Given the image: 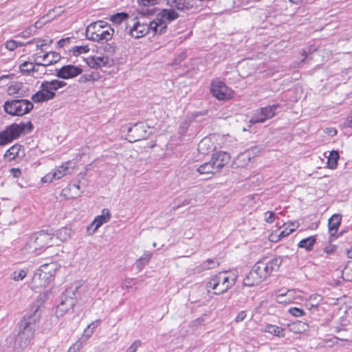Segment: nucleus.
<instances>
[{
	"mask_svg": "<svg viewBox=\"0 0 352 352\" xmlns=\"http://www.w3.org/2000/svg\"><path fill=\"white\" fill-rule=\"evenodd\" d=\"M41 313L38 307L35 308L32 313L25 316L21 321L19 330L16 333L10 335L6 340L8 347L14 351H20L25 348L33 337L36 322L40 320Z\"/></svg>",
	"mask_w": 352,
	"mask_h": 352,
	"instance_id": "nucleus-1",
	"label": "nucleus"
},
{
	"mask_svg": "<svg viewBox=\"0 0 352 352\" xmlns=\"http://www.w3.org/2000/svg\"><path fill=\"white\" fill-rule=\"evenodd\" d=\"M238 274L234 271H223L212 276L206 284L208 292L219 295L227 292L236 283Z\"/></svg>",
	"mask_w": 352,
	"mask_h": 352,
	"instance_id": "nucleus-2",
	"label": "nucleus"
},
{
	"mask_svg": "<svg viewBox=\"0 0 352 352\" xmlns=\"http://www.w3.org/2000/svg\"><path fill=\"white\" fill-rule=\"evenodd\" d=\"M128 29V33L131 37L140 38L149 32L153 35L162 34L165 30V25L159 20L146 23L135 19L131 21V24H129Z\"/></svg>",
	"mask_w": 352,
	"mask_h": 352,
	"instance_id": "nucleus-3",
	"label": "nucleus"
},
{
	"mask_svg": "<svg viewBox=\"0 0 352 352\" xmlns=\"http://www.w3.org/2000/svg\"><path fill=\"white\" fill-rule=\"evenodd\" d=\"M114 32V29L107 22L97 21L87 27L86 36L89 40L102 43L111 40Z\"/></svg>",
	"mask_w": 352,
	"mask_h": 352,
	"instance_id": "nucleus-4",
	"label": "nucleus"
},
{
	"mask_svg": "<svg viewBox=\"0 0 352 352\" xmlns=\"http://www.w3.org/2000/svg\"><path fill=\"white\" fill-rule=\"evenodd\" d=\"M66 82L59 80L44 81L41 83L40 90L32 96L34 102H41L52 100L55 96V91L66 85Z\"/></svg>",
	"mask_w": 352,
	"mask_h": 352,
	"instance_id": "nucleus-5",
	"label": "nucleus"
},
{
	"mask_svg": "<svg viewBox=\"0 0 352 352\" xmlns=\"http://www.w3.org/2000/svg\"><path fill=\"white\" fill-rule=\"evenodd\" d=\"M53 237L52 235L44 231L34 234L29 239L25 245V250L28 253H35L39 254L43 248L53 245Z\"/></svg>",
	"mask_w": 352,
	"mask_h": 352,
	"instance_id": "nucleus-6",
	"label": "nucleus"
},
{
	"mask_svg": "<svg viewBox=\"0 0 352 352\" xmlns=\"http://www.w3.org/2000/svg\"><path fill=\"white\" fill-rule=\"evenodd\" d=\"M33 107V104L30 101L23 99L8 100L3 105L7 113L16 116H22L28 113Z\"/></svg>",
	"mask_w": 352,
	"mask_h": 352,
	"instance_id": "nucleus-7",
	"label": "nucleus"
},
{
	"mask_svg": "<svg viewBox=\"0 0 352 352\" xmlns=\"http://www.w3.org/2000/svg\"><path fill=\"white\" fill-rule=\"evenodd\" d=\"M81 285H77L74 291L67 290L60 297V301L56 307L55 314L56 317L63 316L73 308L76 303V293L82 290Z\"/></svg>",
	"mask_w": 352,
	"mask_h": 352,
	"instance_id": "nucleus-8",
	"label": "nucleus"
},
{
	"mask_svg": "<svg viewBox=\"0 0 352 352\" xmlns=\"http://www.w3.org/2000/svg\"><path fill=\"white\" fill-rule=\"evenodd\" d=\"M280 263L281 261L279 258H274L270 260L263 259L258 261L254 267L264 281L273 272L278 270Z\"/></svg>",
	"mask_w": 352,
	"mask_h": 352,
	"instance_id": "nucleus-9",
	"label": "nucleus"
},
{
	"mask_svg": "<svg viewBox=\"0 0 352 352\" xmlns=\"http://www.w3.org/2000/svg\"><path fill=\"white\" fill-rule=\"evenodd\" d=\"M26 124L21 123L19 124H13L6 130L0 133V146H4L12 140L18 138L21 133L25 130Z\"/></svg>",
	"mask_w": 352,
	"mask_h": 352,
	"instance_id": "nucleus-10",
	"label": "nucleus"
},
{
	"mask_svg": "<svg viewBox=\"0 0 352 352\" xmlns=\"http://www.w3.org/2000/svg\"><path fill=\"white\" fill-rule=\"evenodd\" d=\"M149 127L143 122L135 124L133 126L128 129L126 140L130 142H135L143 139H146L151 134L148 131Z\"/></svg>",
	"mask_w": 352,
	"mask_h": 352,
	"instance_id": "nucleus-11",
	"label": "nucleus"
},
{
	"mask_svg": "<svg viewBox=\"0 0 352 352\" xmlns=\"http://www.w3.org/2000/svg\"><path fill=\"white\" fill-rule=\"evenodd\" d=\"M278 108L277 104H273L265 107L260 108L255 111L254 114L252 116L250 123L256 124L262 123L273 118L275 115V111Z\"/></svg>",
	"mask_w": 352,
	"mask_h": 352,
	"instance_id": "nucleus-12",
	"label": "nucleus"
},
{
	"mask_svg": "<svg viewBox=\"0 0 352 352\" xmlns=\"http://www.w3.org/2000/svg\"><path fill=\"white\" fill-rule=\"evenodd\" d=\"M211 93L218 100L228 99L232 96V91L221 81H212L211 83Z\"/></svg>",
	"mask_w": 352,
	"mask_h": 352,
	"instance_id": "nucleus-13",
	"label": "nucleus"
},
{
	"mask_svg": "<svg viewBox=\"0 0 352 352\" xmlns=\"http://www.w3.org/2000/svg\"><path fill=\"white\" fill-rule=\"evenodd\" d=\"M43 52H37L33 56V60L34 61H38V65H43L44 67L54 64L57 63L60 56L59 54L54 52H46L42 54Z\"/></svg>",
	"mask_w": 352,
	"mask_h": 352,
	"instance_id": "nucleus-14",
	"label": "nucleus"
},
{
	"mask_svg": "<svg viewBox=\"0 0 352 352\" xmlns=\"http://www.w3.org/2000/svg\"><path fill=\"white\" fill-rule=\"evenodd\" d=\"M82 72L80 66L67 65L56 69V76L62 79H70L80 75Z\"/></svg>",
	"mask_w": 352,
	"mask_h": 352,
	"instance_id": "nucleus-15",
	"label": "nucleus"
},
{
	"mask_svg": "<svg viewBox=\"0 0 352 352\" xmlns=\"http://www.w3.org/2000/svg\"><path fill=\"white\" fill-rule=\"evenodd\" d=\"M69 162L56 167L52 172L47 173L43 178V182H52L54 180L59 179L67 174L71 173L70 168L67 166Z\"/></svg>",
	"mask_w": 352,
	"mask_h": 352,
	"instance_id": "nucleus-16",
	"label": "nucleus"
},
{
	"mask_svg": "<svg viewBox=\"0 0 352 352\" xmlns=\"http://www.w3.org/2000/svg\"><path fill=\"white\" fill-rule=\"evenodd\" d=\"M110 218L111 213L109 209H103L102 214L96 216L92 223L87 226V232L89 234H94L102 224L108 222Z\"/></svg>",
	"mask_w": 352,
	"mask_h": 352,
	"instance_id": "nucleus-17",
	"label": "nucleus"
},
{
	"mask_svg": "<svg viewBox=\"0 0 352 352\" xmlns=\"http://www.w3.org/2000/svg\"><path fill=\"white\" fill-rule=\"evenodd\" d=\"M86 63L91 68L99 69L103 67H111L113 64V60L104 56H91L86 59Z\"/></svg>",
	"mask_w": 352,
	"mask_h": 352,
	"instance_id": "nucleus-18",
	"label": "nucleus"
},
{
	"mask_svg": "<svg viewBox=\"0 0 352 352\" xmlns=\"http://www.w3.org/2000/svg\"><path fill=\"white\" fill-rule=\"evenodd\" d=\"M25 155V150L19 144H15L10 147L5 153L3 157L8 162H11L16 159H21Z\"/></svg>",
	"mask_w": 352,
	"mask_h": 352,
	"instance_id": "nucleus-19",
	"label": "nucleus"
},
{
	"mask_svg": "<svg viewBox=\"0 0 352 352\" xmlns=\"http://www.w3.org/2000/svg\"><path fill=\"white\" fill-rule=\"evenodd\" d=\"M230 159V157L228 153L224 151H219L212 155L210 160L212 161L217 172H219L226 164L229 162Z\"/></svg>",
	"mask_w": 352,
	"mask_h": 352,
	"instance_id": "nucleus-20",
	"label": "nucleus"
},
{
	"mask_svg": "<svg viewBox=\"0 0 352 352\" xmlns=\"http://www.w3.org/2000/svg\"><path fill=\"white\" fill-rule=\"evenodd\" d=\"M50 280L47 276L44 275L39 270L35 272L31 283L32 289H41L45 287L50 283Z\"/></svg>",
	"mask_w": 352,
	"mask_h": 352,
	"instance_id": "nucleus-21",
	"label": "nucleus"
},
{
	"mask_svg": "<svg viewBox=\"0 0 352 352\" xmlns=\"http://www.w3.org/2000/svg\"><path fill=\"white\" fill-rule=\"evenodd\" d=\"M263 281V279L253 266L252 270L245 276L243 280V285L245 287H253L260 284Z\"/></svg>",
	"mask_w": 352,
	"mask_h": 352,
	"instance_id": "nucleus-22",
	"label": "nucleus"
},
{
	"mask_svg": "<svg viewBox=\"0 0 352 352\" xmlns=\"http://www.w3.org/2000/svg\"><path fill=\"white\" fill-rule=\"evenodd\" d=\"M179 17L178 13L173 8L164 9L154 20H159L165 25L166 29V21L169 22L177 19Z\"/></svg>",
	"mask_w": 352,
	"mask_h": 352,
	"instance_id": "nucleus-23",
	"label": "nucleus"
},
{
	"mask_svg": "<svg viewBox=\"0 0 352 352\" xmlns=\"http://www.w3.org/2000/svg\"><path fill=\"white\" fill-rule=\"evenodd\" d=\"M166 5L173 9L179 11H187L192 8V5L188 0H166Z\"/></svg>",
	"mask_w": 352,
	"mask_h": 352,
	"instance_id": "nucleus-24",
	"label": "nucleus"
},
{
	"mask_svg": "<svg viewBox=\"0 0 352 352\" xmlns=\"http://www.w3.org/2000/svg\"><path fill=\"white\" fill-rule=\"evenodd\" d=\"M60 265L56 262H51L42 265L39 270L51 280L52 278L54 276L57 270L60 268Z\"/></svg>",
	"mask_w": 352,
	"mask_h": 352,
	"instance_id": "nucleus-25",
	"label": "nucleus"
},
{
	"mask_svg": "<svg viewBox=\"0 0 352 352\" xmlns=\"http://www.w3.org/2000/svg\"><path fill=\"white\" fill-rule=\"evenodd\" d=\"M342 216L335 214L329 219V232L331 236H335L341 223Z\"/></svg>",
	"mask_w": 352,
	"mask_h": 352,
	"instance_id": "nucleus-26",
	"label": "nucleus"
},
{
	"mask_svg": "<svg viewBox=\"0 0 352 352\" xmlns=\"http://www.w3.org/2000/svg\"><path fill=\"white\" fill-rule=\"evenodd\" d=\"M128 16V14L124 12L117 13L111 16V21L121 28L128 29L129 24L125 21Z\"/></svg>",
	"mask_w": 352,
	"mask_h": 352,
	"instance_id": "nucleus-27",
	"label": "nucleus"
},
{
	"mask_svg": "<svg viewBox=\"0 0 352 352\" xmlns=\"http://www.w3.org/2000/svg\"><path fill=\"white\" fill-rule=\"evenodd\" d=\"M214 146L210 139L208 138H203L198 144V151L200 153L206 155L210 151H212Z\"/></svg>",
	"mask_w": 352,
	"mask_h": 352,
	"instance_id": "nucleus-28",
	"label": "nucleus"
},
{
	"mask_svg": "<svg viewBox=\"0 0 352 352\" xmlns=\"http://www.w3.org/2000/svg\"><path fill=\"white\" fill-rule=\"evenodd\" d=\"M100 320H96L89 324L85 329L81 338H80L78 340H83V344H85L88 339L92 336L95 329L98 326Z\"/></svg>",
	"mask_w": 352,
	"mask_h": 352,
	"instance_id": "nucleus-29",
	"label": "nucleus"
},
{
	"mask_svg": "<svg viewBox=\"0 0 352 352\" xmlns=\"http://www.w3.org/2000/svg\"><path fill=\"white\" fill-rule=\"evenodd\" d=\"M263 331L278 338H283L285 336L284 329L276 325L267 324L265 325Z\"/></svg>",
	"mask_w": 352,
	"mask_h": 352,
	"instance_id": "nucleus-30",
	"label": "nucleus"
},
{
	"mask_svg": "<svg viewBox=\"0 0 352 352\" xmlns=\"http://www.w3.org/2000/svg\"><path fill=\"white\" fill-rule=\"evenodd\" d=\"M316 237L314 236H309L306 239H302L298 244L299 248H304L307 251H311L314 244L316 243Z\"/></svg>",
	"mask_w": 352,
	"mask_h": 352,
	"instance_id": "nucleus-31",
	"label": "nucleus"
},
{
	"mask_svg": "<svg viewBox=\"0 0 352 352\" xmlns=\"http://www.w3.org/2000/svg\"><path fill=\"white\" fill-rule=\"evenodd\" d=\"M197 171L201 175L214 174V173H217L216 169L214 168L211 160L208 162H206V163L201 164L197 168Z\"/></svg>",
	"mask_w": 352,
	"mask_h": 352,
	"instance_id": "nucleus-32",
	"label": "nucleus"
},
{
	"mask_svg": "<svg viewBox=\"0 0 352 352\" xmlns=\"http://www.w3.org/2000/svg\"><path fill=\"white\" fill-rule=\"evenodd\" d=\"M339 159V153L336 151H331L329 153L327 160V165L330 169H335L338 165V160Z\"/></svg>",
	"mask_w": 352,
	"mask_h": 352,
	"instance_id": "nucleus-33",
	"label": "nucleus"
},
{
	"mask_svg": "<svg viewBox=\"0 0 352 352\" xmlns=\"http://www.w3.org/2000/svg\"><path fill=\"white\" fill-rule=\"evenodd\" d=\"M152 256V254L149 252H145L142 256L137 261V267L141 270L146 265H147Z\"/></svg>",
	"mask_w": 352,
	"mask_h": 352,
	"instance_id": "nucleus-34",
	"label": "nucleus"
},
{
	"mask_svg": "<svg viewBox=\"0 0 352 352\" xmlns=\"http://www.w3.org/2000/svg\"><path fill=\"white\" fill-rule=\"evenodd\" d=\"M23 87V83L21 82H14L11 83L8 89H7V93L10 96L19 94L20 90Z\"/></svg>",
	"mask_w": 352,
	"mask_h": 352,
	"instance_id": "nucleus-35",
	"label": "nucleus"
},
{
	"mask_svg": "<svg viewBox=\"0 0 352 352\" xmlns=\"http://www.w3.org/2000/svg\"><path fill=\"white\" fill-rule=\"evenodd\" d=\"M71 230L67 228H62L56 232V237L61 241H65L70 238Z\"/></svg>",
	"mask_w": 352,
	"mask_h": 352,
	"instance_id": "nucleus-36",
	"label": "nucleus"
},
{
	"mask_svg": "<svg viewBox=\"0 0 352 352\" xmlns=\"http://www.w3.org/2000/svg\"><path fill=\"white\" fill-rule=\"evenodd\" d=\"M285 296L288 298L287 302H292L295 300L301 299V292L298 290L290 289L288 290Z\"/></svg>",
	"mask_w": 352,
	"mask_h": 352,
	"instance_id": "nucleus-37",
	"label": "nucleus"
},
{
	"mask_svg": "<svg viewBox=\"0 0 352 352\" xmlns=\"http://www.w3.org/2000/svg\"><path fill=\"white\" fill-rule=\"evenodd\" d=\"M34 67L37 66L34 65L32 62H24L20 65L19 68L22 74H30V72H32Z\"/></svg>",
	"mask_w": 352,
	"mask_h": 352,
	"instance_id": "nucleus-38",
	"label": "nucleus"
},
{
	"mask_svg": "<svg viewBox=\"0 0 352 352\" xmlns=\"http://www.w3.org/2000/svg\"><path fill=\"white\" fill-rule=\"evenodd\" d=\"M322 298L320 295L314 294L310 296L309 299V302H307V306L310 307V309L312 307H316L318 304L322 301Z\"/></svg>",
	"mask_w": 352,
	"mask_h": 352,
	"instance_id": "nucleus-39",
	"label": "nucleus"
},
{
	"mask_svg": "<svg viewBox=\"0 0 352 352\" xmlns=\"http://www.w3.org/2000/svg\"><path fill=\"white\" fill-rule=\"evenodd\" d=\"M219 263L215 259H208L201 264V268L204 270H208L216 267Z\"/></svg>",
	"mask_w": 352,
	"mask_h": 352,
	"instance_id": "nucleus-40",
	"label": "nucleus"
},
{
	"mask_svg": "<svg viewBox=\"0 0 352 352\" xmlns=\"http://www.w3.org/2000/svg\"><path fill=\"white\" fill-rule=\"evenodd\" d=\"M27 275V272L24 270H19L12 272L11 278L15 281L22 280Z\"/></svg>",
	"mask_w": 352,
	"mask_h": 352,
	"instance_id": "nucleus-41",
	"label": "nucleus"
},
{
	"mask_svg": "<svg viewBox=\"0 0 352 352\" xmlns=\"http://www.w3.org/2000/svg\"><path fill=\"white\" fill-rule=\"evenodd\" d=\"M277 218L278 217L276 215V214L272 211H267L264 214V221L267 223H274Z\"/></svg>",
	"mask_w": 352,
	"mask_h": 352,
	"instance_id": "nucleus-42",
	"label": "nucleus"
},
{
	"mask_svg": "<svg viewBox=\"0 0 352 352\" xmlns=\"http://www.w3.org/2000/svg\"><path fill=\"white\" fill-rule=\"evenodd\" d=\"M84 346L83 340H77L67 352H79Z\"/></svg>",
	"mask_w": 352,
	"mask_h": 352,
	"instance_id": "nucleus-43",
	"label": "nucleus"
},
{
	"mask_svg": "<svg viewBox=\"0 0 352 352\" xmlns=\"http://www.w3.org/2000/svg\"><path fill=\"white\" fill-rule=\"evenodd\" d=\"M297 228V226L293 223V228H288L287 227L285 228V230L282 231H278L279 236H280L281 239H283L288 235H289L292 232L295 231V230Z\"/></svg>",
	"mask_w": 352,
	"mask_h": 352,
	"instance_id": "nucleus-44",
	"label": "nucleus"
},
{
	"mask_svg": "<svg viewBox=\"0 0 352 352\" xmlns=\"http://www.w3.org/2000/svg\"><path fill=\"white\" fill-rule=\"evenodd\" d=\"M19 46H22V44L13 40L8 41L6 43V47L10 51L14 50Z\"/></svg>",
	"mask_w": 352,
	"mask_h": 352,
	"instance_id": "nucleus-45",
	"label": "nucleus"
},
{
	"mask_svg": "<svg viewBox=\"0 0 352 352\" xmlns=\"http://www.w3.org/2000/svg\"><path fill=\"white\" fill-rule=\"evenodd\" d=\"M159 1L160 0H138V3L143 7H149L157 4Z\"/></svg>",
	"mask_w": 352,
	"mask_h": 352,
	"instance_id": "nucleus-46",
	"label": "nucleus"
},
{
	"mask_svg": "<svg viewBox=\"0 0 352 352\" xmlns=\"http://www.w3.org/2000/svg\"><path fill=\"white\" fill-rule=\"evenodd\" d=\"M288 312L295 317H300L305 315L304 311L298 307H292L288 310Z\"/></svg>",
	"mask_w": 352,
	"mask_h": 352,
	"instance_id": "nucleus-47",
	"label": "nucleus"
},
{
	"mask_svg": "<svg viewBox=\"0 0 352 352\" xmlns=\"http://www.w3.org/2000/svg\"><path fill=\"white\" fill-rule=\"evenodd\" d=\"M142 342L140 340H135L125 352H136L137 349L141 346Z\"/></svg>",
	"mask_w": 352,
	"mask_h": 352,
	"instance_id": "nucleus-48",
	"label": "nucleus"
},
{
	"mask_svg": "<svg viewBox=\"0 0 352 352\" xmlns=\"http://www.w3.org/2000/svg\"><path fill=\"white\" fill-rule=\"evenodd\" d=\"M35 63H34V65H36L38 67H34V70H32V72L34 73H37V72H39L40 74H45L46 70H45V67H44L43 65H38V61H34Z\"/></svg>",
	"mask_w": 352,
	"mask_h": 352,
	"instance_id": "nucleus-49",
	"label": "nucleus"
},
{
	"mask_svg": "<svg viewBox=\"0 0 352 352\" xmlns=\"http://www.w3.org/2000/svg\"><path fill=\"white\" fill-rule=\"evenodd\" d=\"M35 63H34V65H36L38 67H34V70H32V72L34 73H37V72H39L40 74H45L46 70H45V67H44L43 65H38V61H34Z\"/></svg>",
	"mask_w": 352,
	"mask_h": 352,
	"instance_id": "nucleus-50",
	"label": "nucleus"
},
{
	"mask_svg": "<svg viewBox=\"0 0 352 352\" xmlns=\"http://www.w3.org/2000/svg\"><path fill=\"white\" fill-rule=\"evenodd\" d=\"M282 239L280 238V236H279V233H278V231H275L274 232H272L270 235V240L272 241V242H274V243H276L279 241H280Z\"/></svg>",
	"mask_w": 352,
	"mask_h": 352,
	"instance_id": "nucleus-51",
	"label": "nucleus"
},
{
	"mask_svg": "<svg viewBox=\"0 0 352 352\" xmlns=\"http://www.w3.org/2000/svg\"><path fill=\"white\" fill-rule=\"evenodd\" d=\"M246 316L247 315L245 311H241L236 315L234 320L236 322H242L245 318Z\"/></svg>",
	"mask_w": 352,
	"mask_h": 352,
	"instance_id": "nucleus-52",
	"label": "nucleus"
},
{
	"mask_svg": "<svg viewBox=\"0 0 352 352\" xmlns=\"http://www.w3.org/2000/svg\"><path fill=\"white\" fill-rule=\"evenodd\" d=\"M336 250V246L334 245H329L328 246H326L324 249V252L327 254V256L333 254L335 252Z\"/></svg>",
	"mask_w": 352,
	"mask_h": 352,
	"instance_id": "nucleus-53",
	"label": "nucleus"
},
{
	"mask_svg": "<svg viewBox=\"0 0 352 352\" xmlns=\"http://www.w3.org/2000/svg\"><path fill=\"white\" fill-rule=\"evenodd\" d=\"M189 126V122L188 121H185L182 122L180 128H179V133L184 135L186 131L188 130Z\"/></svg>",
	"mask_w": 352,
	"mask_h": 352,
	"instance_id": "nucleus-54",
	"label": "nucleus"
},
{
	"mask_svg": "<svg viewBox=\"0 0 352 352\" xmlns=\"http://www.w3.org/2000/svg\"><path fill=\"white\" fill-rule=\"evenodd\" d=\"M87 74L89 76L90 82H95L100 78V74L98 72H91Z\"/></svg>",
	"mask_w": 352,
	"mask_h": 352,
	"instance_id": "nucleus-55",
	"label": "nucleus"
},
{
	"mask_svg": "<svg viewBox=\"0 0 352 352\" xmlns=\"http://www.w3.org/2000/svg\"><path fill=\"white\" fill-rule=\"evenodd\" d=\"M288 298L284 294H279L276 296V301L279 303H289L287 302Z\"/></svg>",
	"mask_w": 352,
	"mask_h": 352,
	"instance_id": "nucleus-56",
	"label": "nucleus"
},
{
	"mask_svg": "<svg viewBox=\"0 0 352 352\" xmlns=\"http://www.w3.org/2000/svg\"><path fill=\"white\" fill-rule=\"evenodd\" d=\"M44 41H36V40H32V41H30L29 42H28V43H35L36 44V48L37 49H39V48H41L42 47H43L44 45H45L46 44L45 43H43Z\"/></svg>",
	"mask_w": 352,
	"mask_h": 352,
	"instance_id": "nucleus-57",
	"label": "nucleus"
},
{
	"mask_svg": "<svg viewBox=\"0 0 352 352\" xmlns=\"http://www.w3.org/2000/svg\"><path fill=\"white\" fill-rule=\"evenodd\" d=\"M344 125L346 127L352 128V112L347 117L346 121L344 122Z\"/></svg>",
	"mask_w": 352,
	"mask_h": 352,
	"instance_id": "nucleus-58",
	"label": "nucleus"
},
{
	"mask_svg": "<svg viewBox=\"0 0 352 352\" xmlns=\"http://www.w3.org/2000/svg\"><path fill=\"white\" fill-rule=\"evenodd\" d=\"M78 81L80 82H90L88 74H85L82 75L80 77Z\"/></svg>",
	"mask_w": 352,
	"mask_h": 352,
	"instance_id": "nucleus-59",
	"label": "nucleus"
},
{
	"mask_svg": "<svg viewBox=\"0 0 352 352\" xmlns=\"http://www.w3.org/2000/svg\"><path fill=\"white\" fill-rule=\"evenodd\" d=\"M88 51V49L87 47L85 46H80L76 47V50L75 52H77L78 54H82L85 53Z\"/></svg>",
	"mask_w": 352,
	"mask_h": 352,
	"instance_id": "nucleus-60",
	"label": "nucleus"
},
{
	"mask_svg": "<svg viewBox=\"0 0 352 352\" xmlns=\"http://www.w3.org/2000/svg\"><path fill=\"white\" fill-rule=\"evenodd\" d=\"M11 171L12 172L13 176L14 177H19L21 175V171L19 168H12Z\"/></svg>",
	"mask_w": 352,
	"mask_h": 352,
	"instance_id": "nucleus-61",
	"label": "nucleus"
},
{
	"mask_svg": "<svg viewBox=\"0 0 352 352\" xmlns=\"http://www.w3.org/2000/svg\"><path fill=\"white\" fill-rule=\"evenodd\" d=\"M239 158H242L243 160H245V158H247L248 160H250V158H251V156H250V151H247L243 154H241L240 156H239Z\"/></svg>",
	"mask_w": 352,
	"mask_h": 352,
	"instance_id": "nucleus-62",
	"label": "nucleus"
},
{
	"mask_svg": "<svg viewBox=\"0 0 352 352\" xmlns=\"http://www.w3.org/2000/svg\"><path fill=\"white\" fill-rule=\"evenodd\" d=\"M345 254H346V256L349 258H352V247L351 248L346 249L345 250Z\"/></svg>",
	"mask_w": 352,
	"mask_h": 352,
	"instance_id": "nucleus-63",
	"label": "nucleus"
},
{
	"mask_svg": "<svg viewBox=\"0 0 352 352\" xmlns=\"http://www.w3.org/2000/svg\"><path fill=\"white\" fill-rule=\"evenodd\" d=\"M186 57L184 54H181L177 58L175 59L176 63H178L179 62L182 61L184 58Z\"/></svg>",
	"mask_w": 352,
	"mask_h": 352,
	"instance_id": "nucleus-64",
	"label": "nucleus"
}]
</instances>
